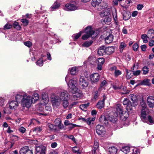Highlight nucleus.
Segmentation results:
<instances>
[{"mask_svg":"<svg viewBox=\"0 0 154 154\" xmlns=\"http://www.w3.org/2000/svg\"><path fill=\"white\" fill-rule=\"evenodd\" d=\"M102 0H92L91 5L94 7L98 5L101 2Z\"/></svg>","mask_w":154,"mask_h":154,"instance_id":"30","label":"nucleus"},{"mask_svg":"<svg viewBox=\"0 0 154 154\" xmlns=\"http://www.w3.org/2000/svg\"><path fill=\"white\" fill-rule=\"evenodd\" d=\"M126 44L124 42H122L119 47L120 51L121 52H122L126 46Z\"/></svg>","mask_w":154,"mask_h":154,"instance_id":"40","label":"nucleus"},{"mask_svg":"<svg viewBox=\"0 0 154 154\" xmlns=\"http://www.w3.org/2000/svg\"><path fill=\"white\" fill-rule=\"evenodd\" d=\"M32 130L34 131H35L37 133H39L42 131V128L41 127H37L33 128Z\"/></svg>","mask_w":154,"mask_h":154,"instance_id":"50","label":"nucleus"},{"mask_svg":"<svg viewBox=\"0 0 154 154\" xmlns=\"http://www.w3.org/2000/svg\"><path fill=\"white\" fill-rule=\"evenodd\" d=\"M110 69L111 71L114 72V75L116 77L121 75L122 73L121 71L118 69L117 67L115 66L111 67Z\"/></svg>","mask_w":154,"mask_h":154,"instance_id":"14","label":"nucleus"},{"mask_svg":"<svg viewBox=\"0 0 154 154\" xmlns=\"http://www.w3.org/2000/svg\"><path fill=\"white\" fill-rule=\"evenodd\" d=\"M15 100L20 103L23 107L29 108L32 103L30 99V96L25 92L18 93L15 96Z\"/></svg>","mask_w":154,"mask_h":154,"instance_id":"1","label":"nucleus"},{"mask_svg":"<svg viewBox=\"0 0 154 154\" xmlns=\"http://www.w3.org/2000/svg\"><path fill=\"white\" fill-rule=\"evenodd\" d=\"M90 78L92 84L95 83L99 80L100 75L98 73H95L90 75Z\"/></svg>","mask_w":154,"mask_h":154,"instance_id":"8","label":"nucleus"},{"mask_svg":"<svg viewBox=\"0 0 154 154\" xmlns=\"http://www.w3.org/2000/svg\"><path fill=\"white\" fill-rule=\"evenodd\" d=\"M108 151L110 154H116L118 151V149L115 146H111L108 149Z\"/></svg>","mask_w":154,"mask_h":154,"instance_id":"24","label":"nucleus"},{"mask_svg":"<svg viewBox=\"0 0 154 154\" xmlns=\"http://www.w3.org/2000/svg\"><path fill=\"white\" fill-rule=\"evenodd\" d=\"M20 154H32V151L29 149L28 146H24L21 148L20 151Z\"/></svg>","mask_w":154,"mask_h":154,"instance_id":"10","label":"nucleus"},{"mask_svg":"<svg viewBox=\"0 0 154 154\" xmlns=\"http://www.w3.org/2000/svg\"><path fill=\"white\" fill-rule=\"evenodd\" d=\"M110 13V10L109 8H106L104 11V15L105 16L109 15Z\"/></svg>","mask_w":154,"mask_h":154,"instance_id":"49","label":"nucleus"},{"mask_svg":"<svg viewBox=\"0 0 154 154\" xmlns=\"http://www.w3.org/2000/svg\"><path fill=\"white\" fill-rule=\"evenodd\" d=\"M83 32L82 31H81L78 33L73 35H72V37L74 40H76L78 39L81 36L82 33Z\"/></svg>","mask_w":154,"mask_h":154,"instance_id":"35","label":"nucleus"},{"mask_svg":"<svg viewBox=\"0 0 154 154\" xmlns=\"http://www.w3.org/2000/svg\"><path fill=\"white\" fill-rule=\"evenodd\" d=\"M133 106H134L133 105H132V103L131 102L126 107V109L128 111H131L133 109Z\"/></svg>","mask_w":154,"mask_h":154,"instance_id":"46","label":"nucleus"},{"mask_svg":"<svg viewBox=\"0 0 154 154\" xmlns=\"http://www.w3.org/2000/svg\"><path fill=\"white\" fill-rule=\"evenodd\" d=\"M15 100H12L9 103V107L11 109H17L19 106V104L18 102Z\"/></svg>","mask_w":154,"mask_h":154,"instance_id":"15","label":"nucleus"},{"mask_svg":"<svg viewBox=\"0 0 154 154\" xmlns=\"http://www.w3.org/2000/svg\"><path fill=\"white\" fill-rule=\"evenodd\" d=\"M59 97L60 100H68L69 98V94L66 91H63L61 92L60 94Z\"/></svg>","mask_w":154,"mask_h":154,"instance_id":"11","label":"nucleus"},{"mask_svg":"<svg viewBox=\"0 0 154 154\" xmlns=\"http://www.w3.org/2000/svg\"><path fill=\"white\" fill-rule=\"evenodd\" d=\"M5 99L2 97H0V108L2 107L5 104Z\"/></svg>","mask_w":154,"mask_h":154,"instance_id":"58","label":"nucleus"},{"mask_svg":"<svg viewBox=\"0 0 154 154\" xmlns=\"http://www.w3.org/2000/svg\"><path fill=\"white\" fill-rule=\"evenodd\" d=\"M77 67H74L71 68L70 70V73L72 75H75L77 74Z\"/></svg>","mask_w":154,"mask_h":154,"instance_id":"37","label":"nucleus"},{"mask_svg":"<svg viewBox=\"0 0 154 154\" xmlns=\"http://www.w3.org/2000/svg\"><path fill=\"white\" fill-rule=\"evenodd\" d=\"M149 69L147 66H144L142 68L143 73L144 75L147 74L149 72Z\"/></svg>","mask_w":154,"mask_h":154,"instance_id":"41","label":"nucleus"},{"mask_svg":"<svg viewBox=\"0 0 154 154\" xmlns=\"http://www.w3.org/2000/svg\"><path fill=\"white\" fill-rule=\"evenodd\" d=\"M99 121L100 122L105 125L108 123V120L103 115H101L99 118Z\"/></svg>","mask_w":154,"mask_h":154,"instance_id":"23","label":"nucleus"},{"mask_svg":"<svg viewBox=\"0 0 154 154\" xmlns=\"http://www.w3.org/2000/svg\"><path fill=\"white\" fill-rule=\"evenodd\" d=\"M107 82L106 80H103V81H102L101 83V84L100 85V87L99 88V91H101V88L102 87L104 86H106L107 84Z\"/></svg>","mask_w":154,"mask_h":154,"instance_id":"54","label":"nucleus"},{"mask_svg":"<svg viewBox=\"0 0 154 154\" xmlns=\"http://www.w3.org/2000/svg\"><path fill=\"white\" fill-rule=\"evenodd\" d=\"M10 108H9L8 107H6L4 108L3 111L5 114H10L11 113V111L10 110Z\"/></svg>","mask_w":154,"mask_h":154,"instance_id":"51","label":"nucleus"},{"mask_svg":"<svg viewBox=\"0 0 154 154\" xmlns=\"http://www.w3.org/2000/svg\"><path fill=\"white\" fill-rule=\"evenodd\" d=\"M36 154H45V147L41 146L35 147Z\"/></svg>","mask_w":154,"mask_h":154,"instance_id":"13","label":"nucleus"},{"mask_svg":"<svg viewBox=\"0 0 154 154\" xmlns=\"http://www.w3.org/2000/svg\"><path fill=\"white\" fill-rule=\"evenodd\" d=\"M103 97L102 100L99 101L97 104V107L98 109H101L104 106V101L106 99V97L104 96Z\"/></svg>","mask_w":154,"mask_h":154,"instance_id":"22","label":"nucleus"},{"mask_svg":"<svg viewBox=\"0 0 154 154\" xmlns=\"http://www.w3.org/2000/svg\"><path fill=\"white\" fill-rule=\"evenodd\" d=\"M62 100L63 101V106L64 108H66L68 107L69 105L68 100Z\"/></svg>","mask_w":154,"mask_h":154,"instance_id":"48","label":"nucleus"},{"mask_svg":"<svg viewBox=\"0 0 154 154\" xmlns=\"http://www.w3.org/2000/svg\"><path fill=\"white\" fill-rule=\"evenodd\" d=\"M72 93L73 94L72 100H77L82 96L83 94L82 91L78 89V88L75 90L72 91Z\"/></svg>","mask_w":154,"mask_h":154,"instance_id":"5","label":"nucleus"},{"mask_svg":"<svg viewBox=\"0 0 154 154\" xmlns=\"http://www.w3.org/2000/svg\"><path fill=\"white\" fill-rule=\"evenodd\" d=\"M148 35L150 38H153L154 37V30L152 29L149 30Z\"/></svg>","mask_w":154,"mask_h":154,"instance_id":"34","label":"nucleus"},{"mask_svg":"<svg viewBox=\"0 0 154 154\" xmlns=\"http://www.w3.org/2000/svg\"><path fill=\"white\" fill-rule=\"evenodd\" d=\"M140 105L142 107V109H147L146 104L143 99L142 100V101L140 102Z\"/></svg>","mask_w":154,"mask_h":154,"instance_id":"53","label":"nucleus"},{"mask_svg":"<svg viewBox=\"0 0 154 154\" xmlns=\"http://www.w3.org/2000/svg\"><path fill=\"white\" fill-rule=\"evenodd\" d=\"M39 96L38 94L36 93H34L32 96H30V99L32 103H35L38 100Z\"/></svg>","mask_w":154,"mask_h":154,"instance_id":"19","label":"nucleus"},{"mask_svg":"<svg viewBox=\"0 0 154 154\" xmlns=\"http://www.w3.org/2000/svg\"><path fill=\"white\" fill-rule=\"evenodd\" d=\"M61 123L60 119L59 118H57L54 121L55 124L56 126H57L59 124Z\"/></svg>","mask_w":154,"mask_h":154,"instance_id":"59","label":"nucleus"},{"mask_svg":"<svg viewBox=\"0 0 154 154\" xmlns=\"http://www.w3.org/2000/svg\"><path fill=\"white\" fill-rule=\"evenodd\" d=\"M95 119V118H89L86 119L85 122L88 125H89L91 124V122L94 121Z\"/></svg>","mask_w":154,"mask_h":154,"instance_id":"44","label":"nucleus"},{"mask_svg":"<svg viewBox=\"0 0 154 154\" xmlns=\"http://www.w3.org/2000/svg\"><path fill=\"white\" fill-rule=\"evenodd\" d=\"M96 131L98 135L101 136L103 135L105 133V129L104 126L100 125H98L96 127Z\"/></svg>","mask_w":154,"mask_h":154,"instance_id":"6","label":"nucleus"},{"mask_svg":"<svg viewBox=\"0 0 154 154\" xmlns=\"http://www.w3.org/2000/svg\"><path fill=\"white\" fill-rule=\"evenodd\" d=\"M132 72H133V75H134V76H137L140 74L141 72V71L139 70L136 71H135L134 70L132 71Z\"/></svg>","mask_w":154,"mask_h":154,"instance_id":"56","label":"nucleus"},{"mask_svg":"<svg viewBox=\"0 0 154 154\" xmlns=\"http://www.w3.org/2000/svg\"><path fill=\"white\" fill-rule=\"evenodd\" d=\"M51 101L53 106L55 108L57 107L61 104V100L60 99L59 97L57 95H55L51 98Z\"/></svg>","mask_w":154,"mask_h":154,"instance_id":"4","label":"nucleus"},{"mask_svg":"<svg viewBox=\"0 0 154 154\" xmlns=\"http://www.w3.org/2000/svg\"><path fill=\"white\" fill-rule=\"evenodd\" d=\"M141 38L143 39V41L145 43H146L148 42V40L147 38H148V36L145 34H143L141 36Z\"/></svg>","mask_w":154,"mask_h":154,"instance_id":"47","label":"nucleus"},{"mask_svg":"<svg viewBox=\"0 0 154 154\" xmlns=\"http://www.w3.org/2000/svg\"><path fill=\"white\" fill-rule=\"evenodd\" d=\"M106 54L110 55L113 53L115 50V47L114 46L108 47L105 48Z\"/></svg>","mask_w":154,"mask_h":154,"instance_id":"21","label":"nucleus"},{"mask_svg":"<svg viewBox=\"0 0 154 154\" xmlns=\"http://www.w3.org/2000/svg\"><path fill=\"white\" fill-rule=\"evenodd\" d=\"M130 150V148L128 146L122 147L121 151L125 154H127L129 152Z\"/></svg>","mask_w":154,"mask_h":154,"instance_id":"31","label":"nucleus"},{"mask_svg":"<svg viewBox=\"0 0 154 154\" xmlns=\"http://www.w3.org/2000/svg\"><path fill=\"white\" fill-rule=\"evenodd\" d=\"M113 39V36L112 34H109L106 37L105 40V42L107 44L111 43Z\"/></svg>","mask_w":154,"mask_h":154,"instance_id":"27","label":"nucleus"},{"mask_svg":"<svg viewBox=\"0 0 154 154\" xmlns=\"http://www.w3.org/2000/svg\"><path fill=\"white\" fill-rule=\"evenodd\" d=\"M147 103L149 106L151 108L154 107V97L149 96L147 97Z\"/></svg>","mask_w":154,"mask_h":154,"instance_id":"20","label":"nucleus"},{"mask_svg":"<svg viewBox=\"0 0 154 154\" xmlns=\"http://www.w3.org/2000/svg\"><path fill=\"white\" fill-rule=\"evenodd\" d=\"M123 19L125 20H128L131 17V14L129 13L126 12L124 13L123 15Z\"/></svg>","mask_w":154,"mask_h":154,"instance_id":"29","label":"nucleus"},{"mask_svg":"<svg viewBox=\"0 0 154 154\" xmlns=\"http://www.w3.org/2000/svg\"><path fill=\"white\" fill-rule=\"evenodd\" d=\"M89 103H87L81 105L80 106V108L81 109L84 110L86 109L87 107L89 106Z\"/></svg>","mask_w":154,"mask_h":154,"instance_id":"43","label":"nucleus"},{"mask_svg":"<svg viewBox=\"0 0 154 154\" xmlns=\"http://www.w3.org/2000/svg\"><path fill=\"white\" fill-rule=\"evenodd\" d=\"M60 6V4L57 2H55L50 8V10L52 11L53 10L58 9Z\"/></svg>","mask_w":154,"mask_h":154,"instance_id":"28","label":"nucleus"},{"mask_svg":"<svg viewBox=\"0 0 154 154\" xmlns=\"http://www.w3.org/2000/svg\"><path fill=\"white\" fill-rule=\"evenodd\" d=\"M115 107L116 111L115 113H117V116L119 115L122 119L125 120L128 117V113L126 111L123 110V108L122 105L117 104Z\"/></svg>","mask_w":154,"mask_h":154,"instance_id":"3","label":"nucleus"},{"mask_svg":"<svg viewBox=\"0 0 154 154\" xmlns=\"http://www.w3.org/2000/svg\"><path fill=\"white\" fill-rule=\"evenodd\" d=\"M72 151L74 153L78 154H80L81 153L79 148L77 146H75L72 148Z\"/></svg>","mask_w":154,"mask_h":154,"instance_id":"39","label":"nucleus"},{"mask_svg":"<svg viewBox=\"0 0 154 154\" xmlns=\"http://www.w3.org/2000/svg\"><path fill=\"white\" fill-rule=\"evenodd\" d=\"M117 116V113H114L113 112L108 117V120L109 121L114 123L117 120V119L116 118Z\"/></svg>","mask_w":154,"mask_h":154,"instance_id":"18","label":"nucleus"},{"mask_svg":"<svg viewBox=\"0 0 154 154\" xmlns=\"http://www.w3.org/2000/svg\"><path fill=\"white\" fill-rule=\"evenodd\" d=\"M36 64L39 66H41L43 65V59L40 58L36 62Z\"/></svg>","mask_w":154,"mask_h":154,"instance_id":"52","label":"nucleus"},{"mask_svg":"<svg viewBox=\"0 0 154 154\" xmlns=\"http://www.w3.org/2000/svg\"><path fill=\"white\" fill-rule=\"evenodd\" d=\"M77 83V81L76 79L70 80L67 83L68 87L72 91L75 90L77 88L75 86Z\"/></svg>","mask_w":154,"mask_h":154,"instance_id":"9","label":"nucleus"},{"mask_svg":"<svg viewBox=\"0 0 154 154\" xmlns=\"http://www.w3.org/2000/svg\"><path fill=\"white\" fill-rule=\"evenodd\" d=\"M85 32L86 34L83 35L82 37V38L84 40H86L90 36H92V38H94L99 33L98 31L93 30L91 26L87 27L85 29Z\"/></svg>","mask_w":154,"mask_h":154,"instance_id":"2","label":"nucleus"},{"mask_svg":"<svg viewBox=\"0 0 154 154\" xmlns=\"http://www.w3.org/2000/svg\"><path fill=\"white\" fill-rule=\"evenodd\" d=\"M45 111H48V112H45L44 111L42 113H41L39 114L41 115L44 116L48 115L49 114V112H50L51 110V106H45Z\"/></svg>","mask_w":154,"mask_h":154,"instance_id":"25","label":"nucleus"},{"mask_svg":"<svg viewBox=\"0 0 154 154\" xmlns=\"http://www.w3.org/2000/svg\"><path fill=\"white\" fill-rule=\"evenodd\" d=\"M93 43L92 41H88L85 42L82 45V46L84 47H88L90 46Z\"/></svg>","mask_w":154,"mask_h":154,"instance_id":"32","label":"nucleus"},{"mask_svg":"<svg viewBox=\"0 0 154 154\" xmlns=\"http://www.w3.org/2000/svg\"><path fill=\"white\" fill-rule=\"evenodd\" d=\"M13 26L15 29L17 30H20L21 28V26L16 21H15L13 23Z\"/></svg>","mask_w":154,"mask_h":154,"instance_id":"42","label":"nucleus"},{"mask_svg":"<svg viewBox=\"0 0 154 154\" xmlns=\"http://www.w3.org/2000/svg\"><path fill=\"white\" fill-rule=\"evenodd\" d=\"M112 15L116 25H118V22L117 20V13L116 10L112 12Z\"/></svg>","mask_w":154,"mask_h":154,"instance_id":"36","label":"nucleus"},{"mask_svg":"<svg viewBox=\"0 0 154 154\" xmlns=\"http://www.w3.org/2000/svg\"><path fill=\"white\" fill-rule=\"evenodd\" d=\"M147 122H146L147 123H148V122H149V123L152 124L153 123V121L152 119V118L150 116H149L148 117H146Z\"/></svg>","mask_w":154,"mask_h":154,"instance_id":"57","label":"nucleus"},{"mask_svg":"<svg viewBox=\"0 0 154 154\" xmlns=\"http://www.w3.org/2000/svg\"><path fill=\"white\" fill-rule=\"evenodd\" d=\"M111 18L110 17L106 16L103 21V23L108 24L111 21Z\"/></svg>","mask_w":154,"mask_h":154,"instance_id":"33","label":"nucleus"},{"mask_svg":"<svg viewBox=\"0 0 154 154\" xmlns=\"http://www.w3.org/2000/svg\"><path fill=\"white\" fill-rule=\"evenodd\" d=\"M97 54L100 56H103L105 54V47H100L98 50Z\"/></svg>","mask_w":154,"mask_h":154,"instance_id":"26","label":"nucleus"},{"mask_svg":"<svg viewBox=\"0 0 154 154\" xmlns=\"http://www.w3.org/2000/svg\"><path fill=\"white\" fill-rule=\"evenodd\" d=\"M131 102L127 98H125L123 102V104L126 106L129 103Z\"/></svg>","mask_w":154,"mask_h":154,"instance_id":"55","label":"nucleus"},{"mask_svg":"<svg viewBox=\"0 0 154 154\" xmlns=\"http://www.w3.org/2000/svg\"><path fill=\"white\" fill-rule=\"evenodd\" d=\"M79 83L80 85L84 87H87L88 84L87 80L83 76L80 78Z\"/></svg>","mask_w":154,"mask_h":154,"instance_id":"12","label":"nucleus"},{"mask_svg":"<svg viewBox=\"0 0 154 154\" xmlns=\"http://www.w3.org/2000/svg\"><path fill=\"white\" fill-rule=\"evenodd\" d=\"M133 152L132 154H140L139 149L137 148H134L133 150Z\"/></svg>","mask_w":154,"mask_h":154,"instance_id":"64","label":"nucleus"},{"mask_svg":"<svg viewBox=\"0 0 154 154\" xmlns=\"http://www.w3.org/2000/svg\"><path fill=\"white\" fill-rule=\"evenodd\" d=\"M21 21L25 26H27L29 23V21L26 19H23L21 20Z\"/></svg>","mask_w":154,"mask_h":154,"instance_id":"60","label":"nucleus"},{"mask_svg":"<svg viewBox=\"0 0 154 154\" xmlns=\"http://www.w3.org/2000/svg\"><path fill=\"white\" fill-rule=\"evenodd\" d=\"M12 25L8 23L6 24L4 28V29H9L12 27Z\"/></svg>","mask_w":154,"mask_h":154,"instance_id":"61","label":"nucleus"},{"mask_svg":"<svg viewBox=\"0 0 154 154\" xmlns=\"http://www.w3.org/2000/svg\"><path fill=\"white\" fill-rule=\"evenodd\" d=\"M127 75H126V78L128 79H130L132 76V74L131 71L128 69L126 70Z\"/></svg>","mask_w":154,"mask_h":154,"instance_id":"38","label":"nucleus"},{"mask_svg":"<svg viewBox=\"0 0 154 154\" xmlns=\"http://www.w3.org/2000/svg\"><path fill=\"white\" fill-rule=\"evenodd\" d=\"M131 100L132 101L133 106L135 107L138 105V99L136 95L131 94L129 95Z\"/></svg>","mask_w":154,"mask_h":154,"instance_id":"16","label":"nucleus"},{"mask_svg":"<svg viewBox=\"0 0 154 154\" xmlns=\"http://www.w3.org/2000/svg\"><path fill=\"white\" fill-rule=\"evenodd\" d=\"M77 7L75 4H67L65 5L64 9L67 11H73L77 9Z\"/></svg>","mask_w":154,"mask_h":154,"instance_id":"7","label":"nucleus"},{"mask_svg":"<svg viewBox=\"0 0 154 154\" xmlns=\"http://www.w3.org/2000/svg\"><path fill=\"white\" fill-rule=\"evenodd\" d=\"M18 130L22 134H23L25 132L26 129L23 127H21L19 128Z\"/></svg>","mask_w":154,"mask_h":154,"instance_id":"63","label":"nucleus"},{"mask_svg":"<svg viewBox=\"0 0 154 154\" xmlns=\"http://www.w3.org/2000/svg\"><path fill=\"white\" fill-rule=\"evenodd\" d=\"M104 59L103 58H98L97 60V63L98 64L103 65L104 62Z\"/></svg>","mask_w":154,"mask_h":154,"instance_id":"45","label":"nucleus"},{"mask_svg":"<svg viewBox=\"0 0 154 154\" xmlns=\"http://www.w3.org/2000/svg\"><path fill=\"white\" fill-rule=\"evenodd\" d=\"M147 109H142L141 114V119L143 122H147V120L146 117V111Z\"/></svg>","mask_w":154,"mask_h":154,"instance_id":"17","label":"nucleus"},{"mask_svg":"<svg viewBox=\"0 0 154 154\" xmlns=\"http://www.w3.org/2000/svg\"><path fill=\"white\" fill-rule=\"evenodd\" d=\"M11 139L14 141H17L18 140L19 137L17 136L13 135L11 136Z\"/></svg>","mask_w":154,"mask_h":154,"instance_id":"62","label":"nucleus"}]
</instances>
